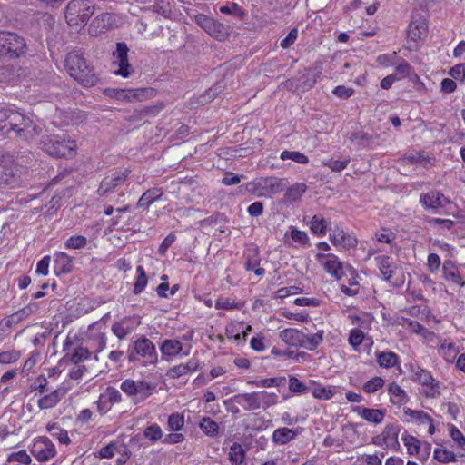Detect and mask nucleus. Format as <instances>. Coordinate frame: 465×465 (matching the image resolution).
Instances as JSON below:
<instances>
[{"label":"nucleus","mask_w":465,"mask_h":465,"mask_svg":"<svg viewBox=\"0 0 465 465\" xmlns=\"http://www.w3.org/2000/svg\"><path fill=\"white\" fill-rule=\"evenodd\" d=\"M128 52L129 48L124 42L117 43L116 49L113 52V64L117 66L114 73L124 78L129 77L134 72L128 61Z\"/></svg>","instance_id":"6e6552de"},{"label":"nucleus","mask_w":465,"mask_h":465,"mask_svg":"<svg viewBox=\"0 0 465 465\" xmlns=\"http://www.w3.org/2000/svg\"><path fill=\"white\" fill-rule=\"evenodd\" d=\"M94 12L90 0H70L65 7V19L70 26L85 25Z\"/></svg>","instance_id":"20e7f679"},{"label":"nucleus","mask_w":465,"mask_h":465,"mask_svg":"<svg viewBox=\"0 0 465 465\" xmlns=\"http://www.w3.org/2000/svg\"><path fill=\"white\" fill-rule=\"evenodd\" d=\"M427 31V25L424 21H411L407 30V36L411 41L421 39Z\"/></svg>","instance_id":"a878e982"},{"label":"nucleus","mask_w":465,"mask_h":465,"mask_svg":"<svg viewBox=\"0 0 465 465\" xmlns=\"http://www.w3.org/2000/svg\"><path fill=\"white\" fill-rule=\"evenodd\" d=\"M398 361V355L394 352H381L377 354V362L381 367L391 368Z\"/></svg>","instance_id":"58836bf2"},{"label":"nucleus","mask_w":465,"mask_h":465,"mask_svg":"<svg viewBox=\"0 0 465 465\" xmlns=\"http://www.w3.org/2000/svg\"><path fill=\"white\" fill-rule=\"evenodd\" d=\"M87 244L86 237L83 235L71 236L65 242V247L68 249H81Z\"/></svg>","instance_id":"603ef678"},{"label":"nucleus","mask_w":465,"mask_h":465,"mask_svg":"<svg viewBox=\"0 0 465 465\" xmlns=\"http://www.w3.org/2000/svg\"><path fill=\"white\" fill-rule=\"evenodd\" d=\"M133 330L134 327L130 324L128 318H124L112 325L113 333L120 340L124 339Z\"/></svg>","instance_id":"c756f323"},{"label":"nucleus","mask_w":465,"mask_h":465,"mask_svg":"<svg viewBox=\"0 0 465 465\" xmlns=\"http://www.w3.org/2000/svg\"><path fill=\"white\" fill-rule=\"evenodd\" d=\"M358 414L367 421L372 422L374 424H380L382 422L385 412L382 410L379 409H370L365 407L357 406L353 409Z\"/></svg>","instance_id":"aec40b11"},{"label":"nucleus","mask_w":465,"mask_h":465,"mask_svg":"<svg viewBox=\"0 0 465 465\" xmlns=\"http://www.w3.org/2000/svg\"><path fill=\"white\" fill-rule=\"evenodd\" d=\"M41 148L53 157L70 158L75 154L76 142L64 134H52L43 137Z\"/></svg>","instance_id":"f03ea898"},{"label":"nucleus","mask_w":465,"mask_h":465,"mask_svg":"<svg viewBox=\"0 0 465 465\" xmlns=\"http://www.w3.org/2000/svg\"><path fill=\"white\" fill-rule=\"evenodd\" d=\"M194 22L210 36L217 39L218 41L226 40L230 35L229 25L222 24L206 15L199 14L195 15Z\"/></svg>","instance_id":"0eeeda50"},{"label":"nucleus","mask_w":465,"mask_h":465,"mask_svg":"<svg viewBox=\"0 0 465 465\" xmlns=\"http://www.w3.org/2000/svg\"><path fill=\"white\" fill-rule=\"evenodd\" d=\"M244 458L243 449L240 444L234 443L231 447L230 460L234 464H241Z\"/></svg>","instance_id":"5fc2aeb1"},{"label":"nucleus","mask_w":465,"mask_h":465,"mask_svg":"<svg viewBox=\"0 0 465 465\" xmlns=\"http://www.w3.org/2000/svg\"><path fill=\"white\" fill-rule=\"evenodd\" d=\"M350 162L351 159L349 157L342 161L330 159L324 163V165L329 167L333 172H341L348 166Z\"/></svg>","instance_id":"4d7b16f0"},{"label":"nucleus","mask_w":465,"mask_h":465,"mask_svg":"<svg viewBox=\"0 0 465 465\" xmlns=\"http://www.w3.org/2000/svg\"><path fill=\"white\" fill-rule=\"evenodd\" d=\"M326 257L327 261L324 263V269L325 271L335 277L336 279H341L342 275L344 274L343 271V265L342 263L338 260V257L335 256L332 253L329 254H317V258L321 259Z\"/></svg>","instance_id":"f3484780"},{"label":"nucleus","mask_w":465,"mask_h":465,"mask_svg":"<svg viewBox=\"0 0 465 465\" xmlns=\"http://www.w3.org/2000/svg\"><path fill=\"white\" fill-rule=\"evenodd\" d=\"M0 168L2 173L6 175L13 177L18 172V167L15 163L14 155L0 149Z\"/></svg>","instance_id":"412c9836"},{"label":"nucleus","mask_w":465,"mask_h":465,"mask_svg":"<svg viewBox=\"0 0 465 465\" xmlns=\"http://www.w3.org/2000/svg\"><path fill=\"white\" fill-rule=\"evenodd\" d=\"M364 333L360 329H352L349 335V343L353 347L356 348L359 345H361L363 341Z\"/></svg>","instance_id":"680f3d73"},{"label":"nucleus","mask_w":465,"mask_h":465,"mask_svg":"<svg viewBox=\"0 0 465 465\" xmlns=\"http://www.w3.org/2000/svg\"><path fill=\"white\" fill-rule=\"evenodd\" d=\"M54 272L56 274L68 273L72 271V258L65 252H57L54 254Z\"/></svg>","instance_id":"4be33fe9"},{"label":"nucleus","mask_w":465,"mask_h":465,"mask_svg":"<svg viewBox=\"0 0 465 465\" xmlns=\"http://www.w3.org/2000/svg\"><path fill=\"white\" fill-rule=\"evenodd\" d=\"M91 353L88 349L79 346L77 347L73 353L67 352L59 361L62 362H70L75 365H78L80 362L87 360L90 357Z\"/></svg>","instance_id":"393cba45"},{"label":"nucleus","mask_w":465,"mask_h":465,"mask_svg":"<svg viewBox=\"0 0 465 465\" xmlns=\"http://www.w3.org/2000/svg\"><path fill=\"white\" fill-rule=\"evenodd\" d=\"M375 260L381 273L383 275V278L386 281H390L396 268L391 262V258L386 255H380L376 257Z\"/></svg>","instance_id":"cd10ccee"},{"label":"nucleus","mask_w":465,"mask_h":465,"mask_svg":"<svg viewBox=\"0 0 465 465\" xmlns=\"http://www.w3.org/2000/svg\"><path fill=\"white\" fill-rule=\"evenodd\" d=\"M279 336L283 342L293 347H301V341L303 340V332L292 328L280 331Z\"/></svg>","instance_id":"5701e85b"},{"label":"nucleus","mask_w":465,"mask_h":465,"mask_svg":"<svg viewBox=\"0 0 465 465\" xmlns=\"http://www.w3.org/2000/svg\"><path fill=\"white\" fill-rule=\"evenodd\" d=\"M328 222L318 215H314L311 221V230L315 234L324 235L327 231Z\"/></svg>","instance_id":"c03bdc74"},{"label":"nucleus","mask_w":465,"mask_h":465,"mask_svg":"<svg viewBox=\"0 0 465 465\" xmlns=\"http://www.w3.org/2000/svg\"><path fill=\"white\" fill-rule=\"evenodd\" d=\"M143 435L152 442H155L162 438L163 432L160 426H158L157 424H153L144 430Z\"/></svg>","instance_id":"09e8293b"},{"label":"nucleus","mask_w":465,"mask_h":465,"mask_svg":"<svg viewBox=\"0 0 465 465\" xmlns=\"http://www.w3.org/2000/svg\"><path fill=\"white\" fill-rule=\"evenodd\" d=\"M23 114L17 111L9 108L0 109V133L3 135H8L15 133L16 127L21 125Z\"/></svg>","instance_id":"1a4fd4ad"},{"label":"nucleus","mask_w":465,"mask_h":465,"mask_svg":"<svg viewBox=\"0 0 465 465\" xmlns=\"http://www.w3.org/2000/svg\"><path fill=\"white\" fill-rule=\"evenodd\" d=\"M439 352L448 362H453L459 351L452 342H448L447 340H444L439 348Z\"/></svg>","instance_id":"e433bc0d"},{"label":"nucleus","mask_w":465,"mask_h":465,"mask_svg":"<svg viewBox=\"0 0 465 465\" xmlns=\"http://www.w3.org/2000/svg\"><path fill=\"white\" fill-rule=\"evenodd\" d=\"M330 241L339 247L349 249L354 247L357 244V240L350 234H346L343 230L340 228L334 229L332 233L329 235Z\"/></svg>","instance_id":"a211bd4d"},{"label":"nucleus","mask_w":465,"mask_h":465,"mask_svg":"<svg viewBox=\"0 0 465 465\" xmlns=\"http://www.w3.org/2000/svg\"><path fill=\"white\" fill-rule=\"evenodd\" d=\"M64 67L70 76L84 87L94 86L99 81L98 75L81 51L74 50L68 53L64 60Z\"/></svg>","instance_id":"f257e3e1"},{"label":"nucleus","mask_w":465,"mask_h":465,"mask_svg":"<svg viewBox=\"0 0 465 465\" xmlns=\"http://www.w3.org/2000/svg\"><path fill=\"white\" fill-rule=\"evenodd\" d=\"M121 390L129 396L137 394L136 381L126 379L121 384Z\"/></svg>","instance_id":"338daca9"},{"label":"nucleus","mask_w":465,"mask_h":465,"mask_svg":"<svg viewBox=\"0 0 465 465\" xmlns=\"http://www.w3.org/2000/svg\"><path fill=\"white\" fill-rule=\"evenodd\" d=\"M297 436V432L288 428L276 429L272 434V440L276 444H286Z\"/></svg>","instance_id":"c85d7f7f"},{"label":"nucleus","mask_w":465,"mask_h":465,"mask_svg":"<svg viewBox=\"0 0 465 465\" xmlns=\"http://www.w3.org/2000/svg\"><path fill=\"white\" fill-rule=\"evenodd\" d=\"M25 39L17 33L0 31V57L17 59L27 54Z\"/></svg>","instance_id":"7ed1b4c3"},{"label":"nucleus","mask_w":465,"mask_h":465,"mask_svg":"<svg viewBox=\"0 0 465 465\" xmlns=\"http://www.w3.org/2000/svg\"><path fill=\"white\" fill-rule=\"evenodd\" d=\"M286 187L285 179L270 176L260 177L245 184V191L252 193H258L259 196L270 193L276 194Z\"/></svg>","instance_id":"39448f33"},{"label":"nucleus","mask_w":465,"mask_h":465,"mask_svg":"<svg viewBox=\"0 0 465 465\" xmlns=\"http://www.w3.org/2000/svg\"><path fill=\"white\" fill-rule=\"evenodd\" d=\"M402 441L407 447L409 455L418 454L420 449V440L414 436L409 435L406 432L402 435Z\"/></svg>","instance_id":"a19ab883"},{"label":"nucleus","mask_w":465,"mask_h":465,"mask_svg":"<svg viewBox=\"0 0 465 465\" xmlns=\"http://www.w3.org/2000/svg\"><path fill=\"white\" fill-rule=\"evenodd\" d=\"M433 457L435 460L441 463L457 461L456 455L452 451L446 449L436 448L433 451Z\"/></svg>","instance_id":"37998d69"},{"label":"nucleus","mask_w":465,"mask_h":465,"mask_svg":"<svg viewBox=\"0 0 465 465\" xmlns=\"http://www.w3.org/2000/svg\"><path fill=\"white\" fill-rule=\"evenodd\" d=\"M33 455L41 462H45L56 454L54 443L46 437H43L34 445Z\"/></svg>","instance_id":"ddd939ff"},{"label":"nucleus","mask_w":465,"mask_h":465,"mask_svg":"<svg viewBox=\"0 0 465 465\" xmlns=\"http://www.w3.org/2000/svg\"><path fill=\"white\" fill-rule=\"evenodd\" d=\"M143 359V364H155L158 361L154 344L148 338L138 339L130 350L128 360L131 362Z\"/></svg>","instance_id":"423d86ee"},{"label":"nucleus","mask_w":465,"mask_h":465,"mask_svg":"<svg viewBox=\"0 0 465 465\" xmlns=\"http://www.w3.org/2000/svg\"><path fill=\"white\" fill-rule=\"evenodd\" d=\"M420 203L428 209H437L449 204L450 201L439 191H430L420 196Z\"/></svg>","instance_id":"2eb2a0df"},{"label":"nucleus","mask_w":465,"mask_h":465,"mask_svg":"<svg viewBox=\"0 0 465 465\" xmlns=\"http://www.w3.org/2000/svg\"><path fill=\"white\" fill-rule=\"evenodd\" d=\"M63 395L60 389L54 390L38 400V407L42 410L53 408L61 401Z\"/></svg>","instance_id":"bb28decb"},{"label":"nucleus","mask_w":465,"mask_h":465,"mask_svg":"<svg viewBox=\"0 0 465 465\" xmlns=\"http://www.w3.org/2000/svg\"><path fill=\"white\" fill-rule=\"evenodd\" d=\"M42 128L34 123L33 119L23 114V121L19 127L15 130V136L25 141L35 139L41 133Z\"/></svg>","instance_id":"f8f14e48"},{"label":"nucleus","mask_w":465,"mask_h":465,"mask_svg":"<svg viewBox=\"0 0 465 465\" xmlns=\"http://www.w3.org/2000/svg\"><path fill=\"white\" fill-rule=\"evenodd\" d=\"M104 399L105 401H109L110 403H117L122 401V395L120 391L113 387H108L106 389V391L101 395L100 400Z\"/></svg>","instance_id":"864d4df0"},{"label":"nucleus","mask_w":465,"mask_h":465,"mask_svg":"<svg viewBox=\"0 0 465 465\" xmlns=\"http://www.w3.org/2000/svg\"><path fill=\"white\" fill-rule=\"evenodd\" d=\"M21 356L20 351H6L0 353V363L1 364H10L15 362Z\"/></svg>","instance_id":"13d9d810"},{"label":"nucleus","mask_w":465,"mask_h":465,"mask_svg":"<svg viewBox=\"0 0 465 465\" xmlns=\"http://www.w3.org/2000/svg\"><path fill=\"white\" fill-rule=\"evenodd\" d=\"M9 461H17L20 465H27L32 461L31 457L25 452V450H20L18 452L10 455Z\"/></svg>","instance_id":"e2e57ef3"},{"label":"nucleus","mask_w":465,"mask_h":465,"mask_svg":"<svg viewBox=\"0 0 465 465\" xmlns=\"http://www.w3.org/2000/svg\"><path fill=\"white\" fill-rule=\"evenodd\" d=\"M184 424L183 416L178 413H173L169 416L168 426L172 430H180Z\"/></svg>","instance_id":"052dcab7"},{"label":"nucleus","mask_w":465,"mask_h":465,"mask_svg":"<svg viewBox=\"0 0 465 465\" xmlns=\"http://www.w3.org/2000/svg\"><path fill=\"white\" fill-rule=\"evenodd\" d=\"M163 195V191L161 188H152L147 190L143 193V195L140 197L137 207H148L151 205L154 201L159 199Z\"/></svg>","instance_id":"7c9ffc66"},{"label":"nucleus","mask_w":465,"mask_h":465,"mask_svg":"<svg viewBox=\"0 0 465 465\" xmlns=\"http://www.w3.org/2000/svg\"><path fill=\"white\" fill-rule=\"evenodd\" d=\"M200 368V361L195 358H192L186 363H182L171 368L167 371V376L172 379H177L183 375L196 371Z\"/></svg>","instance_id":"6ab92c4d"},{"label":"nucleus","mask_w":465,"mask_h":465,"mask_svg":"<svg viewBox=\"0 0 465 465\" xmlns=\"http://www.w3.org/2000/svg\"><path fill=\"white\" fill-rule=\"evenodd\" d=\"M412 373L413 381L430 389V391L426 392L427 397L434 398L440 395V391H438L440 383L432 377L429 371L417 367L412 370Z\"/></svg>","instance_id":"9d476101"},{"label":"nucleus","mask_w":465,"mask_h":465,"mask_svg":"<svg viewBox=\"0 0 465 465\" xmlns=\"http://www.w3.org/2000/svg\"><path fill=\"white\" fill-rule=\"evenodd\" d=\"M378 137L377 134H371L364 131H357L351 134L350 140L358 147H369L375 143Z\"/></svg>","instance_id":"b1692460"},{"label":"nucleus","mask_w":465,"mask_h":465,"mask_svg":"<svg viewBox=\"0 0 465 465\" xmlns=\"http://www.w3.org/2000/svg\"><path fill=\"white\" fill-rule=\"evenodd\" d=\"M400 432V426L396 424H388L384 428L382 431L383 438L387 441V445L391 443L396 444L400 447V443L398 441V435Z\"/></svg>","instance_id":"4c0bfd02"},{"label":"nucleus","mask_w":465,"mask_h":465,"mask_svg":"<svg viewBox=\"0 0 465 465\" xmlns=\"http://www.w3.org/2000/svg\"><path fill=\"white\" fill-rule=\"evenodd\" d=\"M130 89H107L105 93L110 97L115 98L121 101L131 102V95L129 94Z\"/></svg>","instance_id":"6e6d98bb"},{"label":"nucleus","mask_w":465,"mask_h":465,"mask_svg":"<svg viewBox=\"0 0 465 465\" xmlns=\"http://www.w3.org/2000/svg\"><path fill=\"white\" fill-rule=\"evenodd\" d=\"M126 179L124 172H114L111 176L105 177L100 183L97 193L100 196L105 195L122 184Z\"/></svg>","instance_id":"dca6fc26"},{"label":"nucleus","mask_w":465,"mask_h":465,"mask_svg":"<svg viewBox=\"0 0 465 465\" xmlns=\"http://www.w3.org/2000/svg\"><path fill=\"white\" fill-rule=\"evenodd\" d=\"M312 393L314 398L322 400H330L333 396L332 390L325 387H315Z\"/></svg>","instance_id":"69168bd1"},{"label":"nucleus","mask_w":465,"mask_h":465,"mask_svg":"<svg viewBox=\"0 0 465 465\" xmlns=\"http://www.w3.org/2000/svg\"><path fill=\"white\" fill-rule=\"evenodd\" d=\"M297 37H298V31H297L296 28H292L289 32L287 36L284 37L283 39H282V41L280 43L281 47H282L284 49L289 48L291 45H292L294 44V42L296 41Z\"/></svg>","instance_id":"774afa93"},{"label":"nucleus","mask_w":465,"mask_h":465,"mask_svg":"<svg viewBox=\"0 0 465 465\" xmlns=\"http://www.w3.org/2000/svg\"><path fill=\"white\" fill-rule=\"evenodd\" d=\"M115 19L110 13H102L95 16L90 24L89 31L92 35H98L105 33L114 27Z\"/></svg>","instance_id":"4468645a"},{"label":"nucleus","mask_w":465,"mask_h":465,"mask_svg":"<svg viewBox=\"0 0 465 465\" xmlns=\"http://www.w3.org/2000/svg\"><path fill=\"white\" fill-rule=\"evenodd\" d=\"M289 389L292 392L302 393L307 390V387L303 382L300 381L296 377L290 376Z\"/></svg>","instance_id":"0e129e2a"},{"label":"nucleus","mask_w":465,"mask_h":465,"mask_svg":"<svg viewBox=\"0 0 465 465\" xmlns=\"http://www.w3.org/2000/svg\"><path fill=\"white\" fill-rule=\"evenodd\" d=\"M389 393L391 394V401L394 404H401L408 401L406 392L395 382L389 385Z\"/></svg>","instance_id":"f704fd0d"},{"label":"nucleus","mask_w":465,"mask_h":465,"mask_svg":"<svg viewBox=\"0 0 465 465\" xmlns=\"http://www.w3.org/2000/svg\"><path fill=\"white\" fill-rule=\"evenodd\" d=\"M183 349L182 343L177 340H164L160 347L163 355L176 356Z\"/></svg>","instance_id":"72a5a7b5"},{"label":"nucleus","mask_w":465,"mask_h":465,"mask_svg":"<svg viewBox=\"0 0 465 465\" xmlns=\"http://www.w3.org/2000/svg\"><path fill=\"white\" fill-rule=\"evenodd\" d=\"M322 331H319L318 332L311 335L303 333V340L301 341V347L305 348L309 351H313L322 342Z\"/></svg>","instance_id":"473e14b6"},{"label":"nucleus","mask_w":465,"mask_h":465,"mask_svg":"<svg viewBox=\"0 0 465 465\" xmlns=\"http://www.w3.org/2000/svg\"><path fill=\"white\" fill-rule=\"evenodd\" d=\"M281 160H292L297 163L306 164L309 163V158L302 153L297 151H283L280 155Z\"/></svg>","instance_id":"79ce46f5"},{"label":"nucleus","mask_w":465,"mask_h":465,"mask_svg":"<svg viewBox=\"0 0 465 465\" xmlns=\"http://www.w3.org/2000/svg\"><path fill=\"white\" fill-rule=\"evenodd\" d=\"M46 429L51 436L56 438L60 443L69 444L71 442L67 431L56 423H48Z\"/></svg>","instance_id":"c9c22d12"},{"label":"nucleus","mask_w":465,"mask_h":465,"mask_svg":"<svg viewBox=\"0 0 465 465\" xmlns=\"http://www.w3.org/2000/svg\"><path fill=\"white\" fill-rule=\"evenodd\" d=\"M261 396H269L265 391L262 392L239 393L234 395L231 401L242 406L245 411H253L261 408Z\"/></svg>","instance_id":"9b49d317"},{"label":"nucleus","mask_w":465,"mask_h":465,"mask_svg":"<svg viewBox=\"0 0 465 465\" xmlns=\"http://www.w3.org/2000/svg\"><path fill=\"white\" fill-rule=\"evenodd\" d=\"M226 85L225 80H220L216 82L211 88H209L204 94L200 96L201 104H207L217 97L224 89Z\"/></svg>","instance_id":"2f4dec72"},{"label":"nucleus","mask_w":465,"mask_h":465,"mask_svg":"<svg viewBox=\"0 0 465 465\" xmlns=\"http://www.w3.org/2000/svg\"><path fill=\"white\" fill-rule=\"evenodd\" d=\"M201 430L208 436L215 437L219 432V425L209 417H204L200 422Z\"/></svg>","instance_id":"ea45409f"},{"label":"nucleus","mask_w":465,"mask_h":465,"mask_svg":"<svg viewBox=\"0 0 465 465\" xmlns=\"http://www.w3.org/2000/svg\"><path fill=\"white\" fill-rule=\"evenodd\" d=\"M383 384H384L383 379L376 376V377L371 379L370 381H368L363 385V391L368 394L374 393L378 391V389L381 388L383 386Z\"/></svg>","instance_id":"3c124183"},{"label":"nucleus","mask_w":465,"mask_h":465,"mask_svg":"<svg viewBox=\"0 0 465 465\" xmlns=\"http://www.w3.org/2000/svg\"><path fill=\"white\" fill-rule=\"evenodd\" d=\"M306 190L307 186L305 183H295L287 189L285 197H287L289 200L296 201L302 197Z\"/></svg>","instance_id":"a18cd8bd"},{"label":"nucleus","mask_w":465,"mask_h":465,"mask_svg":"<svg viewBox=\"0 0 465 465\" xmlns=\"http://www.w3.org/2000/svg\"><path fill=\"white\" fill-rule=\"evenodd\" d=\"M449 74L453 79L465 83V63L451 67L449 71Z\"/></svg>","instance_id":"bf43d9fd"},{"label":"nucleus","mask_w":465,"mask_h":465,"mask_svg":"<svg viewBox=\"0 0 465 465\" xmlns=\"http://www.w3.org/2000/svg\"><path fill=\"white\" fill-rule=\"evenodd\" d=\"M404 414L416 420L420 424H425L427 421H430V416L423 411H415L411 408L404 409Z\"/></svg>","instance_id":"de8ad7c7"},{"label":"nucleus","mask_w":465,"mask_h":465,"mask_svg":"<svg viewBox=\"0 0 465 465\" xmlns=\"http://www.w3.org/2000/svg\"><path fill=\"white\" fill-rule=\"evenodd\" d=\"M153 10L165 18L170 17L172 15V7L170 3L164 2L163 0H158L153 5Z\"/></svg>","instance_id":"8fccbe9b"},{"label":"nucleus","mask_w":465,"mask_h":465,"mask_svg":"<svg viewBox=\"0 0 465 465\" xmlns=\"http://www.w3.org/2000/svg\"><path fill=\"white\" fill-rule=\"evenodd\" d=\"M155 91L153 88H137L130 89L131 102L137 100L142 101L143 99L153 97Z\"/></svg>","instance_id":"49530a36"}]
</instances>
